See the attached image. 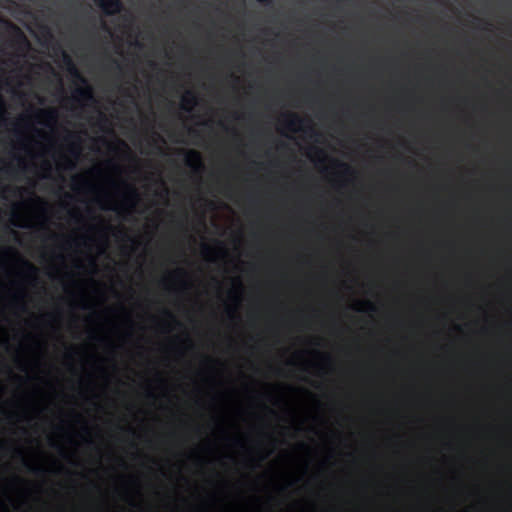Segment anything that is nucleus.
I'll list each match as a JSON object with an SVG mask.
<instances>
[{"label": "nucleus", "instance_id": "25", "mask_svg": "<svg viewBox=\"0 0 512 512\" xmlns=\"http://www.w3.org/2000/svg\"><path fill=\"white\" fill-rule=\"evenodd\" d=\"M190 133H192V134H194V135H196V134H197V132H196V131H194V130H190Z\"/></svg>", "mask_w": 512, "mask_h": 512}, {"label": "nucleus", "instance_id": "27", "mask_svg": "<svg viewBox=\"0 0 512 512\" xmlns=\"http://www.w3.org/2000/svg\"><path fill=\"white\" fill-rule=\"evenodd\" d=\"M148 397H152V392H148Z\"/></svg>", "mask_w": 512, "mask_h": 512}, {"label": "nucleus", "instance_id": "4", "mask_svg": "<svg viewBox=\"0 0 512 512\" xmlns=\"http://www.w3.org/2000/svg\"><path fill=\"white\" fill-rule=\"evenodd\" d=\"M36 117L44 120L46 124H53L57 121V110L53 108L40 109L37 110Z\"/></svg>", "mask_w": 512, "mask_h": 512}, {"label": "nucleus", "instance_id": "15", "mask_svg": "<svg viewBox=\"0 0 512 512\" xmlns=\"http://www.w3.org/2000/svg\"><path fill=\"white\" fill-rule=\"evenodd\" d=\"M202 251H204L205 255H208L211 253V248L207 244H204V246H202Z\"/></svg>", "mask_w": 512, "mask_h": 512}, {"label": "nucleus", "instance_id": "17", "mask_svg": "<svg viewBox=\"0 0 512 512\" xmlns=\"http://www.w3.org/2000/svg\"><path fill=\"white\" fill-rule=\"evenodd\" d=\"M256 1H258V2H260L262 4H268V3L271 2V0H256Z\"/></svg>", "mask_w": 512, "mask_h": 512}, {"label": "nucleus", "instance_id": "5", "mask_svg": "<svg viewBox=\"0 0 512 512\" xmlns=\"http://www.w3.org/2000/svg\"><path fill=\"white\" fill-rule=\"evenodd\" d=\"M195 105H197V96L191 90H187L182 96V110L190 112Z\"/></svg>", "mask_w": 512, "mask_h": 512}, {"label": "nucleus", "instance_id": "19", "mask_svg": "<svg viewBox=\"0 0 512 512\" xmlns=\"http://www.w3.org/2000/svg\"><path fill=\"white\" fill-rule=\"evenodd\" d=\"M68 169H74V163L73 162L68 163Z\"/></svg>", "mask_w": 512, "mask_h": 512}, {"label": "nucleus", "instance_id": "23", "mask_svg": "<svg viewBox=\"0 0 512 512\" xmlns=\"http://www.w3.org/2000/svg\"><path fill=\"white\" fill-rule=\"evenodd\" d=\"M45 168L49 170V169H51V166H49V164L45 163Z\"/></svg>", "mask_w": 512, "mask_h": 512}, {"label": "nucleus", "instance_id": "8", "mask_svg": "<svg viewBox=\"0 0 512 512\" xmlns=\"http://www.w3.org/2000/svg\"><path fill=\"white\" fill-rule=\"evenodd\" d=\"M124 200L125 203L130 204V207H134L135 203L138 200V192L133 186L128 185L127 194H125Z\"/></svg>", "mask_w": 512, "mask_h": 512}, {"label": "nucleus", "instance_id": "21", "mask_svg": "<svg viewBox=\"0 0 512 512\" xmlns=\"http://www.w3.org/2000/svg\"><path fill=\"white\" fill-rule=\"evenodd\" d=\"M78 180H80V178L78 176L73 178L74 183H76Z\"/></svg>", "mask_w": 512, "mask_h": 512}, {"label": "nucleus", "instance_id": "20", "mask_svg": "<svg viewBox=\"0 0 512 512\" xmlns=\"http://www.w3.org/2000/svg\"><path fill=\"white\" fill-rule=\"evenodd\" d=\"M0 108H3V98H1V95H0Z\"/></svg>", "mask_w": 512, "mask_h": 512}, {"label": "nucleus", "instance_id": "18", "mask_svg": "<svg viewBox=\"0 0 512 512\" xmlns=\"http://www.w3.org/2000/svg\"><path fill=\"white\" fill-rule=\"evenodd\" d=\"M165 315H167L168 317L174 319V316H172L171 312H169V311H165Z\"/></svg>", "mask_w": 512, "mask_h": 512}, {"label": "nucleus", "instance_id": "14", "mask_svg": "<svg viewBox=\"0 0 512 512\" xmlns=\"http://www.w3.org/2000/svg\"><path fill=\"white\" fill-rule=\"evenodd\" d=\"M364 305L367 306L368 310L371 311V312H374L375 311V307H374V304H372L371 302L369 301H366L364 302Z\"/></svg>", "mask_w": 512, "mask_h": 512}, {"label": "nucleus", "instance_id": "3", "mask_svg": "<svg viewBox=\"0 0 512 512\" xmlns=\"http://www.w3.org/2000/svg\"><path fill=\"white\" fill-rule=\"evenodd\" d=\"M185 165L196 172L201 171L203 164L201 163L200 153L195 150L185 152Z\"/></svg>", "mask_w": 512, "mask_h": 512}, {"label": "nucleus", "instance_id": "10", "mask_svg": "<svg viewBox=\"0 0 512 512\" xmlns=\"http://www.w3.org/2000/svg\"><path fill=\"white\" fill-rule=\"evenodd\" d=\"M22 465H24L26 471L33 473L35 475H43L45 470L39 466H34L30 463H28L25 459H22Z\"/></svg>", "mask_w": 512, "mask_h": 512}, {"label": "nucleus", "instance_id": "7", "mask_svg": "<svg viewBox=\"0 0 512 512\" xmlns=\"http://www.w3.org/2000/svg\"><path fill=\"white\" fill-rule=\"evenodd\" d=\"M10 28L13 30L14 36H16V43L19 44V47L24 48L25 50L28 49L29 41L27 40L25 34L20 30V28L13 24H10Z\"/></svg>", "mask_w": 512, "mask_h": 512}, {"label": "nucleus", "instance_id": "16", "mask_svg": "<svg viewBox=\"0 0 512 512\" xmlns=\"http://www.w3.org/2000/svg\"><path fill=\"white\" fill-rule=\"evenodd\" d=\"M107 121L106 117L103 114H100V123H106Z\"/></svg>", "mask_w": 512, "mask_h": 512}, {"label": "nucleus", "instance_id": "13", "mask_svg": "<svg viewBox=\"0 0 512 512\" xmlns=\"http://www.w3.org/2000/svg\"><path fill=\"white\" fill-rule=\"evenodd\" d=\"M111 66H113L114 69L121 71V64L116 59H111Z\"/></svg>", "mask_w": 512, "mask_h": 512}, {"label": "nucleus", "instance_id": "9", "mask_svg": "<svg viewBox=\"0 0 512 512\" xmlns=\"http://www.w3.org/2000/svg\"><path fill=\"white\" fill-rule=\"evenodd\" d=\"M67 140L68 141L73 140V142H71L70 152H71V154H73L74 156L77 157L78 151L80 150V138H78V136H76L75 134L70 133L67 136Z\"/></svg>", "mask_w": 512, "mask_h": 512}, {"label": "nucleus", "instance_id": "2", "mask_svg": "<svg viewBox=\"0 0 512 512\" xmlns=\"http://www.w3.org/2000/svg\"><path fill=\"white\" fill-rule=\"evenodd\" d=\"M105 15H113L121 11L123 5L120 0H94Z\"/></svg>", "mask_w": 512, "mask_h": 512}, {"label": "nucleus", "instance_id": "6", "mask_svg": "<svg viewBox=\"0 0 512 512\" xmlns=\"http://www.w3.org/2000/svg\"><path fill=\"white\" fill-rule=\"evenodd\" d=\"M305 120H303L299 115L295 113L287 114V119H285V127H287L290 131H295L298 127L303 125Z\"/></svg>", "mask_w": 512, "mask_h": 512}, {"label": "nucleus", "instance_id": "22", "mask_svg": "<svg viewBox=\"0 0 512 512\" xmlns=\"http://www.w3.org/2000/svg\"><path fill=\"white\" fill-rule=\"evenodd\" d=\"M177 274L183 275V270L182 269L177 270Z\"/></svg>", "mask_w": 512, "mask_h": 512}, {"label": "nucleus", "instance_id": "12", "mask_svg": "<svg viewBox=\"0 0 512 512\" xmlns=\"http://www.w3.org/2000/svg\"><path fill=\"white\" fill-rule=\"evenodd\" d=\"M336 165H338V167H340L342 170H344L345 174L349 175L352 173L351 167L348 166V164L343 163V162H336Z\"/></svg>", "mask_w": 512, "mask_h": 512}, {"label": "nucleus", "instance_id": "26", "mask_svg": "<svg viewBox=\"0 0 512 512\" xmlns=\"http://www.w3.org/2000/svg\"><path fill=\"white\" fill-rule=\"evenodd\" d=\"M316 151H318V154L323 155L322 150H316Z\"/></svg>", "mask_w": 512, "mask_h": 512}, {"label": "nucleus", "instance_id": "11", "mask_svg": "<svg viewBox=\"0 0 512 512\" xmlns=\"http://www.w3.org/2000/svg\"><path fill=\"white\" fill-rule=\"evenodd\" d=\"M24 266L26 273H28L30 277L35 278V275H37V268L34 266V264L30 263L29 261H24Z\"/></svg>", "mask_w": 512, "mask_h": 512}, {"label": "nucleus", "instance_id": "1", "mask_svg": "<svg viewBox=\"0 0 512 512\" xmlns=\"http://www.w3.org/2000/svg\"><path fill=\"white\" fill-rule=\"evenodd\" d=\"M62 60H64L65 65H67V71L70 73L71 77L75 78L80 83L84 84V87H77L74 89V99L78 101H91L92 100V88L88 85L85 77H83L72 61L71 57L68 53H62Z\"/></svg>", "mask_w": 512, "mask_h": 512}, {"label": "nucleus", "instance_id": "24", "mask_svg": "<svg viewBox=\"0 0 512 512\" xmlns=\"http://www.w3.org/2000/svg\"><path fill=\"white\" fill-rule=\"evenodd\" d=\"M227 313L231 315L232 314L231 309H228ZM231 317H234V315L232 314Z\"/></svg>", "mask_w": 512, "mask_h": 512}]
</instances>
